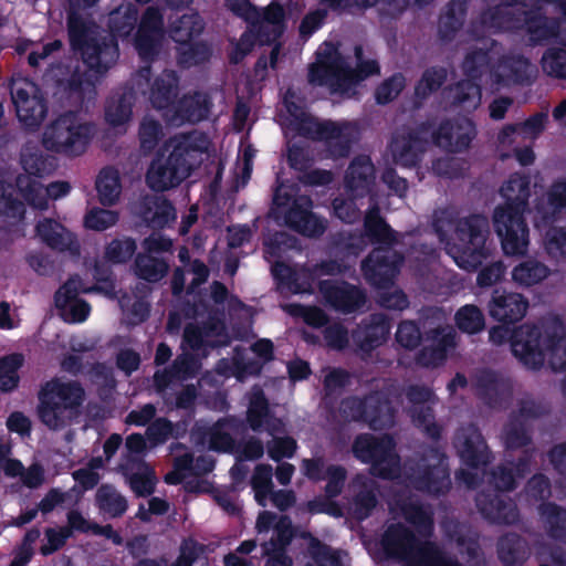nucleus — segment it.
I'll return each mask as SVG.
<instances>
[{"mask_svg":"<svg viewBox=\"0 0 566 566\" xmlns=\"http://www.w3.org/2000/svg\"><path fill=\"white\" fill-rule=\"evenodd\" d=\"M528 300L516 292L494 289L489 302L490 316L502 324H515L526 314Z\"/></svg>","mask_w":566,"mask_h":566,"instance_id":"b1692460","label":"nucleus"},{"mask_svg":"<svg viewBox=\"0 0 566 566\" xmlns=\"http://www.w3.org/2000/svg\"><path fill=\"white\" fill-rule=\"evenodd\" d=\"M272 412L264 391L261 388L255 389L249 399L247 410V422L250 429L254 432H261Z\"/></svg>","mask_w":566,"mask_h":566,"instance_id":"5fc2aeb1","label":"nucleus"},{"mask_svg":"<svg viewBox=\"0 0 566 566\" xmlns=\"http://www.w3.org/2000/svg\"><path fill=\"white\" fill-rule=\"evenodd\" d=\"M300 135L315 140L325 142L333 158H345L350 153V142L343 136V129L332 120H319L316 117H305L298 123Z\"/></svg>","mask_w":566,"mask_h":566,"instance_id":"dca6fc26","label":"nucleus"},{"mask_svg":"<svg viewBox=\"0 0 566 566\" xmlns=\"http://www.w3.org/2000/svg\"><path fill=\"white\" fill-rule=\"evenodd\" d=\"M475 505L483 518L492 524L512 525L520 517L516 504L509 496L492 489L478 492Z\"/></svg>","mask_w":566,"mask_h":566,"instance_id":"6ab92c4d","label":"nucleus"},{"mask_svg":"<svg viewBox=\"0 0 566 566\" xmlns=\"http://www.w3.org/2000/svg\"><path fill=\"white\" fill-rule=\"evenodd\" d=\"M138 21V9L133 3L122 4L109 13L108 28L109 34H101V36H109L117 41V38H127L135 30ZM118 44V42H116Z\"/></svg>","mask_w":566,"mask_h":566,"instance_id":"a18cd8bd","label":"nucleus"},{"mask_svg":"<svg viewBox=\"0 0 566 566\" xmlns=\"http://www.w3.org/2000/svg\"><path fill=\"white\" fill-rule=\"evenodd\" d=\"M446 227L453 229L454 238L458 241V254L454 256L457 264L467 271H475L491 253L486 245L488 219L478 213L458 219L446 220L443 217L434 219L433 228L440 238L446 234Z\"/></svg>","mask_w":566,"mask_h":566,"instance_id":"20e7f679","label":"nucleus"},{"mask_svg":"<svg viewBox=\"0 0 566 566\" xmlns=\"http://www.w3.org/2000/svg\"><path fill=\"white\" fill-rule=\"evenodd\" d=\"M526 12L527 9L509 8L497 3L484 9L480 14V21L484 27L497 31L520 32Z\"/></svg>","mask_w":566,"mask_h":566,"instance_id":"7c9ffc66","label":"nucleus"},{"mask_svg":"<svg viewBox=\"0 0 566 566\" xmlns=\"http://www.w3.org/2000/svg\"><path fill=\"white\" fill-rule=\"evenodd\" d=\"M433 120L427 119L406 134L392 137L390 150L394 161L402 167H416L429 145Z\"/></svg>","mask_w":566,"mask_h":566,"instance_id":"ddd939ff","label":"nucleus"},{"mask_svg":"<svg viewBox=\"0 0 566 566\" xmlns=\"http://www.w3.org/2000/svg\"><path fill=\"white\" fill-rule=\"evenodd\" d=\"M11 98L21 123L29 128H38L42 124L48 113V105L34 84L25 82L21 86H12Z\"/></svg>","mask_w":566,"mask_h":566,"instance_id":"a211bd4d","label":"nucleus"},{"mask_svg":"<svg viewBox=\"0 0 566 566\" xmlns=\"http://www.w3.org/2000/svg\"><path fill=\"white\" fill-rule=\"evenodd\" d=\"M136 240L130 237L113 239L105 248V259L113 264L127 263L136 253Z\"/></svg>","mask_w":566,"mask_h":566,"instance_id":"0e129e2a","label":"nucleus"},{"mask_svg":"<svg viewBox=\"0 0 566 566\" xmlns=\"http://www.w3.org/2000/svg\"><path fill=\"white\" fill-rule=\"evenodd\" d=\"M133 213L140 223L153 231L171 227L177 218L176 208L164 195L142 196L135 202Z\"/></svg>","mask_w":566,"mask_h":566,"instance_id":"f3484780","label":"nucleus"},{"mask_svg":"<svg viewBox=\"0 0 566 566\" xmlns=\"http://www.w3.org/2000/svg\"><path fill=\"white\" fill-rule=\"evenodd\" d=\"M256 43L259 45H271V43L262 42L258 30L250 25V28L240 35V39L229 52L228 57L230 64L237 65L241 63L245 56L252 52Z\"/></svg>","mask_w":566,"mask_h":566,"instance_id":"e2e57ef3","label":"nucleus"},{"mask_svg":"<svg viewBox=\"0 0 566 566\" xmlns=\"http://www.w3.org/2000/svg\"><path fill=\"white\" fill-rule=\"evenodd\" d=\"M454 322L460 332L469 335L478 334L485 327L484 314L474 304L461 306L454 314Z\"/></svg>","mask_w":566,"mask_h":566,"instance_id":"052dcab7","label":"nucleus"},{"mask_svg":"<svg viewBox=\"0 0 566 566\" xmlns=\"http://www.w3.org/2000/svg\"><path fill=\"white\" fill-rule=\"evenodd\" d=\"M410 485L432 496L447 494L451 489L449 460L439 447L427 448L419 459L408 467Z\"/></svg>","mask_w":566,"mask_h":566,"instance_id":"1a4fd4ad","label":"nucleus"},{"mask_svg":"<svg viewBox=\"0 0 566 566\" xmlns=\"http://www.w3.org/2000/svg\"><path fill=\"white\" fill-rule=\"evenodd\" d=\"M136 102V94L133 87H125L114 92L105 103V122L112 127H119L127 124L133 116V107Z\"/></svg>","mask_w":566,"mask_h":566,"instance_id":"72a5a7b5","label":"nucleus"},{"mask_svg":"<svg viewBox=\"0 0 566 566\" xmlns=\"http://www.w3.org/2000/svg\"><path fill=\"white\" fill-rule=\"evenodd\" d=\"M426 542L403 523L397 522L387 526L380 544L388 558L403 560L408 566H418Z\"/></svg>","mask_w":566,"mask_h":566,"instance_id":"f8f14e48","label":"nucleus"},{"mask_svg":"<svg viewBox=\"0 0 566 566\" xmlns=\"http://www.w3.org/2000/svg\"><path fill=\"white\" fill-rule=\"evenodd\" d=\"M313 200L307 195H301L295 185L280 184L273 192L271 216L282 220L291 230L307 238H318L327 229V221L315 214Z\"/></svg>","mask_w":566,"mask_h":566,"instance_id":"423d86ee","label":"nucleus"},{"mask_svg":"<svg viewBox=\"0 0 566 566\" xmlns=\"http://www.w3.org/2000/svg\"><path fill=\"white\" fill-rule=\"evenodd\" d=\"M95 188L103 206H113L120 195V178L117 169L107 166L97 175Z\"/></svg>","mask_w":566,"mask_h":566,"instance_id":"864d4df0","label":"nucleus"},{"mask_svg":"<svg viewBox=\"0 0 566 566\" xmlns=\"http://www.w3.org/2000/svg\"><path fill=\"white\" fill-rule=\"evenodd\" d=\"M527 555L525 539L516 533H507L497 541V556L505 566H523Z\"/></svg>","mask_w":566,"mask_h":566,"instance_id":"3c124183","label":"nucleus"},{"mask_svg":"<svg viewBox=\"0 0 566 566\" xmlns=\"http://www.w3.org/2000/svg\"><path fill=\"white\" fill-rule=\"evenodd\" d=\"M163 38V33L157 34L150 31L137 29L134 43L135 49L143 61L153 62L157 57Z\"/></svg>","mask_w":566,"mask_h":566,"instance_id":"338daca9","label":"nucleus"},{"mask_svg":"<svg viewBox=\"0 0 566 566\" xmlns=\"http://www.w3.org/2000/svg\"><path fill=\"white\" fill-rule=\"evenodd\" d=\"M210 112V101L208 95L195 92L184 95L176 107V114L186 122L199 123L206 119Z\"/></svg>","mask_w":566,"mask_h":566,"instance_id":"603ef678","label":"nucleus"},{"mask_svg":"<svg viewBox=\"0 0 566 566\" xmlns=\"http://www.w3.org/2000/svg\"><path fill=\"white\" fill-rule=\"evenodd\" d=\"M355 53L358 59V63L355 69H352L346 62V73L342 74L336 93H347L359 82L380 73V66L376 60H360L363 54L360 46L355 48Z\"/></svg>","mask_w":566,"mask_h":566,"instance_id":"c03bdc74","label":"nucleus"},{"mask_svg":"<svg viewBox=\"0 0 566 566\" xmlns=\"http://www.w3.org/2000/svg\"><path fill=\"white\" fill-rule=\"evenodd\" d=\"M448 72L442 66H431L423 71L415 86V95L419 99H427L436 93L447 81Z\"/></svg>","mask_w":566,"mask_h":566,"instance_id":"680f3d73","label":"nucleus"},{"mask_svg":"<svg viewBox=\"0 0 566 566\" xmlns=\"http://www.w3.org/2000/svg\"><path fill=\"white\" fill-rule=\"evenodd\" d=\"M476 134V126L472 119L454 117L443 119L438 127L433 124L430 138L437 147L459 154L470 148Z\"/></svg>","mask_w":566,"mask_h":566,"instance_id":"4468645a","label":"nucleus"},{"mask_svg":"<svg viewBox=\"0 0 566 566\" xmlns=\"http://www.w3.org/2000/svg\"><path fill=\"white\" fill-rule=\"evenodd\" d=\"M510 325L511 324H502L493 326L489 332V339L494 345H503L510 342L513 355L523 364L524 354L515 345L520 343L522 346L525 339H527L522 333L536 329L537 324L525 323L514 329H511L509 327Z\"/></svg>","mask_w":566,"mask_h":566,"instance_id":"8fccbe9b","label":"nucleus"},{"mask_svg":"<svg viewBox=\"0 0 566 566\" xmlns=\"http://www.w3.org/2000/svg\"><path fill=\"white\" fill-rule=\"evenodd\" d=\"M38 417L51 430H59L76 418L85 400V390L76 380L54 377L41 385L38 392Z\"/></svg>","mask_w":566,"mask_h":566,"instance_id":"39448f33","label":"nucleus"},{"mask_svg":"<svg viewBox=\"0 0 566 566\" xmlns=\"http://www.w3.org/2000/svg\"><path fill=\"white\" fill-rule=\"evenodd\" d=\"M547 120L546 113H536L522 123L505 125L497 135V140L501 145H511L514 142L515 135H527L537 137L545 128Z\"/></svg>","mask_w":566,"mask_h":566,"instance_id":"09e8293b","label":"nucleus"},{"mask_svg":"<svg viewBox=\"0 0 566 566\" xmlns=\"http://www.w3.org/2000/svg\"><path fill=\"white\" fill-rule=\"evenodd\" d=\"M170 144L172 149L167 159L174 168H178L180 178L186 180L201 166L210 142L205 133L192 130L174 136Z\"/></svg>","mask_w":566,"mask_h":566,"instance_id":"9d476101","label":"nucleus"},{"mask_svg":"<svg viewBox=\"0 0 566 566\" xmlns=\"http://www.w3.org/2000/svg\"><path fill=\"white\" fill-rule=\"evenodd\" d=\"M82 290V280L75 275L70 277L54 294V303L56 308L66 322L83 323L87 319L91 305L90 303L78 297Z\"/></svg>","mask_w":566,"mask_h":566,"instance_id":"412c9836","label":"nucleus"},{"mask_svg":"<svg viewBox=\"0 0 566 566\" xmlns=\"http://www.w3.org/2000/svg\"><path fill=\"white\" fill-rule=\"evenodd\" d=\"M469 8V0H450L439 19L438 33L442 41H452L462 29Z\"/></svg>","mask_w":566,"mask_h":566,"instance_id":"37998d69","label":"nucleus"},{"mask_svg":"<svg viewBox=\"0 0 566 566\" xmlns=\"http://www.w3.org/2000/svg\"><path fill=\"white\" fill-rule=\"evenodd\" d=\"M446 95L452 107L471 112L481 103V84L467 77L447 87Z\"/></svg>","mask_w":566,"mask_h":566,"instance_id":"58836bf2","label":"nucleus"},{"mask_svg":"<svg viewBox=\"0 0 566 566\" xmlns=\"http://www.w3.org/2000/svg\"><path fill=\"white\" fill-rule=\"evenodd\" d=\"M548 274L549 269L544 263L533 259L521 262L512 271L514 282L526 287L538 284Z\"/></svg>","mask_w":566,"mask_h":566,"instance_id":"13d9d810","label":"nucleus"},{"mask_svg":"<svg viewBox=\"0 0 566 566\" xmlns=\"http://www.w3.org/2000/svg\"><path fill=\"white\" fill-rule=\"evenodd\" d=\"M504 444L507 450H517L532 444V432L528 422L518 417L510 416L503 429Z\"/></svg>","mask_w":566,"mask_h":566,"instance_id":"6e6d98bb","label":"nucleus"},{"mask_svg":"<svg viewBox=\"0 0 566 566\" xmlns=\"http://www.w3.org/2000/svg\"><path fill=\"white\" fill-rule=\"evenodd\" d=\"M179 76L174 70H164L153 82L149 101L156 109H167L176 103Z\"/></svg>","mask_w":566,"mask_h":566,"instance_id":"e433bc0d","label":"nucleus"},{"mask_svg":"<svg viewBox=\"0 0 566 566\" xmlns=\"http://www.w3.org/2000/svg\"><path fill=\"white\" fill-rule=\"evenodd\" d=\"M242 428V421L234 416L218 419L212 426L205 428L202 438L207 439L210 450L219 453H232L235 450L237 433Z\"/></svg>","mask_w":566,"mask_h":566,"instance_id":"c756f323","label":"nucleus"},{"mask_svg":"<svg viewBox=\"0 0 566 566\" xmlns=\"http://www.w3.org/2000/svg\"><path fill=\"white\" fill-rule=\"evenodd\" d=\"M376 169L368 155H358L349 163L344 184L346 191L354 198L368 196L375 186Z\"/></svg>","mask_w":566,"mask_h":566,"instance_id":"393cba45","label":"nucleus"},{"mask_svg":"<svg viewBox=\"0 0 566 566\" xmlns=\"http://www.w3.org/2000/svg\"><path fill=\"white\" fill-rule=\"evenodd\" d=\"M136 275L149 283L159 282L168 272L169 265L164 259L139 253L135 259Z\"/></svg>","mask_w":566,"mask_h":566,"instance_id":"4d7b16f0","label":"nucleus"},{"mask_svg":"<svg viewBox=\"0 0 566 566\" xmlns=\"http://www.w3.org/2000/svg\"><path fill=\"white\" fill-rule=\"evenodd\" d=\"M364 231L369 241L377 247H395L398 244L397 232L381 217L377 206L370 208L366 213Z\"/></svg>","mask_w":566,"mask_h":566,"instance_id":"79ce46f5","label":"nucleus"},{"mask_svg":"<svg viewBox=\"0 0 566 566\" xmlns=\"http://www.w3.org/2000/svg\"><path fill=\"white\" fill-rule=\"evenodd\" d=\"M390 328L389 318L385 314L374 313L353 332V339L360 350L371 353L387 340Z\"/></svg>","mask_w":566,"mask_h":566,"instance_id":"cd10ccee","label":"nucleus"},{"mask_svg":"<svg viewBox=\"0 0 566 566\" xmlns=\"http://www.w3.org/2000/svg\"><path fill=\"white\" fill-rule=\"evenodd\" d=\"M538 511L547 536L566 544V509L554 502H543Z\"/></svg>","mask_w":566,"mask_h":566,"instance_id":"de8ad7c7","label":"nucleus"},{"mask_svg":"<svg viewBox=\"0 0 566 566\" xmlns=\"http://www.w3.org/2000/svg\"><path fill=\"white\" fill-rule=\"evenodd\" d=\"M164 136L163 126L159 120L145 116L138 128L140 148L145 153H151L158 146Z\"/></svg>","mask_w":566,"mask_h":566,"instance_id":"774afa93","label":"nucleus"},{"mask_svg":"<svg viewBox=\"0 0 566 566\" xmlns=\"http://www.w3.org/2000/svg\"><path fill=\"white\" fill-rule=\"evenodd\" d=\"M264 43H275L285 32V10L277 1H271L262 11L261 18L252 24Z\"/></svg>","mask_w":566,"mask_h":566,"instance_id":"473e14b6","label":"nucleus"},{"mask_svg":"<svg viewBox=\"0 0 566 566\" xmlns=\"http://www.w3.org/2000/svg\"><path fill=\"white\" fill-rule=\"evenodd\" d=\"M206 23L198 12L184 13L180 17H169L168 35L178 44H187L199 38Z\"/></svg>","mask_w":566,"mask_h":566,"instance_id":"4c0bfd02","label":"nucleus"},{"mask_svg":"<svg viewBox=\"0 0 566 566\" xmlns=\"http://www.w3.org/2000/svg\"><path fill=\"white\" fill-rule=\"evenodd\" d=\"M15 186L29 206L39 210L49 208L46 190L35 179L19 175L15 179Z\"/></svg>","mask_w":566,"mask_h":566,"instance_id":"bf43d9fd","label":"nucleus"},{"mask_svg":"<svg viewBox=\"0 0 566 566\" xmlns=\"http://www.w3.org/2000/svg\"><path fill=\"white\" fill-rule=\"evenodd\" d=\"M402 517L415 528L419 538L429 541L434 533L433 512L419 501L405 502L400 506Z\"/></svg>","mask_w":566,"mask_h":566,"instance_id":"ea45409f","label":"nucleus"},{"mask_svg":"<svg viewBox=\"0 0 566 566\" xmlns=\"http://www.w3.org/2000/svg\"><path fill=\"white\" fill-rule=\"evenodd\" d=\"M316 55V63L311 64L308 69V83L315 86H328L332 93H336L339 78L346 73V59L331 42H325Z\"/></svg>","mask_w":566,"mask_h":566,"instance_id":"2eb2a0df","label":"nucleus"},{"mask_svg":"<svg viewBox=\"0 0 566 566\" xmlns=\"http://www.w3.org/2000/svg\"><path fill=\"white\" fill-rule=\"evenodd\" d=\"M454 446L467 467L479 469L489 464L491 452L478 427L470 424L458 431Z\"/></svg>","mask_w":566,"mask_h":566,"instance_id":"4be33fe9","label":"nucleus"},{"mask_svg":"<svg viewBox=\"0 0 566 566\" xmlns=\"http://www.w3.org/2000/svg\"><path fill=\"white\" fill-rule=\"evenodd\" d=\"M541 66L548 76L566 80V48H548L543 53Z\"/></svg>","mask_w":566,"mask_h":566,"instance_id":"69168bd1","label":"nucleus"},{"mask_svg":"<svg viewBox=\"0 0 566 566\" xmlns=\"http://www.w3.org/2000/svg\"><path fill=\"white\" fill-rule=\"evenodd\" d=\"M527 339L515 345L523 355V366L539 370L545 360L553 371L566 370V335L563 321L558 316L542 319L536 329L523 333Z\"/></svg>","mask_w":566,"mask_h":566,"instance_id":"7ed1b4c3","label":"nucleus"},{"mask_svg":"<svg viewBox=\"0 0 566 566\" xmlns=\"http://www.w3.org/2000/svg\"><path fill=\"white\" fill-rule=\"evenodd\" d=\"M479 398L489 407H500L512 396V382L500 373L485 368L475 376Z\"/></svg>","mask_w":566,"mask_h":566,"instance_id":"a878e982","label":"nucleus"},{"mask_svg":"<svg viewBox=\"0 0 566 566\" xmlns=\"http://www.w3.org/2000/svg\"><path fill=\"white\" fill-rule=\"evenodd\" d=\"M463 74L480 83L485 76L492 85L503 83L502 72H499V56L492 49L475 48L470 50L462 62Z\"/></svg>","mask_w":566,"mask_h":566,"instance_id":"5701e85b","label":"nucleus"},{"mask_svg":"<svg viewBox=\"0 0 566 566\" xmlns=\"http://www.w3.org/2000/svg\"><path fill=\"white\" fill-rule=\"evenodd\" d=\"M499 72H502L503 83L495 84L496 87L509 86L510 84L530 85L534 81L532 64L522 54L500 55Z\"/></svg>","mask_w":566,"mask_h":566,"instance_id":"f704fd0d","label":"nucleus"},{"mask_svg":"<svg viewBox=\"0 0 566 566\" xmlns=\"http://www.w3.org/2000/svg\"><path fill=\"white\" fill-rule=\"evenodd\" d=\"M182 181L178 168H174L167 158H154L146 172L147 186L157 192L178 187Z\"/></svg>","mask_w":566,"mask_h":566,"instance_id":"a19ab883","label":"nucleus"},{"mask_svg":"<svg viewBox=\"0 0 566 566\" xmlns=\"http://www.w3.org/2000/svg\"><path fill=\"white\" fill-rule=\"evenodd\" d=\"M352 453L356 460L369 464V472L376 478L390 480L399 473L400 457L396 452V441L389 434L359 433L353 441Z\"/></svg>","mask_w":566,"mask_h":566,"instance_id":"6e6552de","label":"nucleus"},{"mask_svg":"<svg viewBox=\"0 0 566 566\" xmlns=\"http://www.w3.org/2000/svg\"><path fill=\"white\" fill-rule=\"evenodd\" d=\"M405 261L394 247H375L361 261L360 269L366 282L376 289L390 287Z\"/></svg>","mask_w":566,"mask_h":566,"instance_id":"9b49d317","label":"nucleus"},{"mask_svg":"<svg viewBox=\"0 0 566 566\" xmlns=\"http://www.w3.org/2000/svg\"><path fill=\"white\" fill-rule=\"evenodd\" d=\"M95 505L101 514L109 518L122 517L128 509L126 497L109 483H103L97 488Z\"/></svg>","mask_w":566,"mask_h":566,"instance_id":"49530a36","label":"nucleus"},{"mask_svg":"<svg viewBox=\"0 0 566 566\" xmlns=\"http://www.w3.org/2000/svg\"><path fill=\"white\" fill-rule=\"evenodd\" d=\"M66 29L71 50L81 55L83 65H76L70 75L57 82L65 97L76 105L96 95L95 82L104 75L119 56L116 41L101 36L94 22L71 11L66 18Z\"/></svg>","mask_w":566,"mask_h":566,"instance_id":"f257e3e1","label":"nucleus"},{"mask_svg":"<svg viewBox=\"0 0 566 566\" xmlns=\"http://www.w3.org/2000/svg\"><path fill=\"white\" fill-rule=\"evenodd\" d=\"M119 469L136 496L146 497L154 493L156 485L155 472L143 458L129 455L126 462L119 464Z\"/></svg>","mask_w":566,"mask_h":566,"instance_id":"c85d7f7f","label":"nucleus"},{"mask_svg":"<svg viewBox=\"0 0 566 566\" xmlns=\"http://www.w3.org/2000/svg\"><path fill=\"white\" fill-rule=\"evenodd\" d=\"M504 205L493 212V227L506 255H524L530 244V229L525 219L531 197V179L513 174L501 187Z\"/></svg>","mask_w":566,"mask_h":566,"instance_id":"f03ea898","label":"nucleus"},{"mask_svg":"<svg viewBox=\"0 0 566 566\" xmlns=\"http://www.w3.org/2000/svg\"><path fill=\"white\" fill-rule=\"evenodd\" d=\"M318 290L328 305L344 314L354 313L366 303L365 292L346 281L322 280Z\"/></svg>","mask_w":566,"mask_h":566,"instance_id":"aec40b11","label":"nucleus"},{"mask_svg":"<svg viewBox=\"0 0 566 566\" xmlns=\"http://www.w3.org/2000/svg\"><path fill=\"white\" fill-rule=\"evenodd\" d=\"M396 410L389 398L379 391L366 395V423L374 430L390 428L395 423Z\"/></svg>","mask_w":566,"mask_h":566,"instance_id":"c9c22d12","label":"nucleus"},{"mask_svg":"<svg viewBox=\"0 0 566 566\" xmlns=\"http://www.w3.org/2000/svg\"><path fill=\"white\" fill-rule=\"evenodd\" d=\"M522 31L532 46L544 45L556 39L560 32V21L546 15L541 8L527 9Z\"/></svg>","mask_w":566,"mask_h":566,"instance_id":"bb28decb","label":"nucleus"},{"mask_svg":"<svg viewBox=\"0 0 566 566\" xmlns=\"http://www.w3.org/2000/svg\"><path fill=\"white\" fill-rule=\"evenodd\" d=\"M94 132V125L82 120L77 112L67 111L48 124L42 145L52 153L77 157L85 153Z\"/></svg>","mask_w":566,"mask_h":566,"instance_id":"0eeeda50","label":"nucleus"},{"mask_svg":"<svg viewBox=\"0 0 566 566\" xmlns=\"http://www.w3.org/2000/svg\"><path fill=\"white\" fill-rule=\"evenodd\" d=\"M36 233L41 240L52 250L70 252L73 255L80 253V244L76 237L61 223L44 219L36 224Z\"/></svg>","mask_w":566,"mask_h":566,"instance_id":"2f4dec72","label":"nucleus"}]
</instances>
